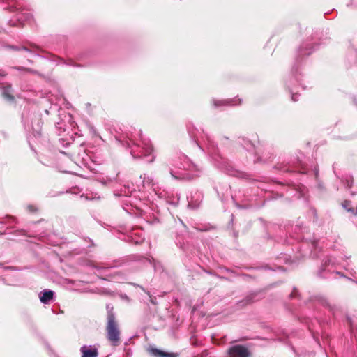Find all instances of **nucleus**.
<instances>
[{"mask_svg": "<svg viewBox=\"0 0 357 357\" xmlns=\"http://www.w3.org/2000/svg\"><path fill=\"white\" fill-rule=\"evenodd\" d=\"M109 308V305H107V317L105 326L106 337L112 346L116 347L121 343V330L113 312L112 307Z\"/></svg>", "mask_w": 357, "mask_h": 357, "instance_id": "1", "label": "nucleus"}, {"mask_svg": "<svg viewBox=\"0 0 357 357\" xmlns=\"http://www.w3.org/2000/svg\"><path fill=\"white\" fill-rule=\"evenodd\" d=\"M227 357H251L249 349L241 344L230 347L227 351Z\"/></svg>", "mask_w": 357, "mask_h": 357, "instance_id": "2", "label": "nucleus"}, {"mask_svg": "<svg viewBox=\"0 0 357 357\" xmlns=\"http://www.w3.org/2000/svg\"><path fill=\"white\" fill-rule=\"evenodd\" d=\"M149 352L155 357H178L177 354L165 352L155 348L150 349Z\"/></svg>", "mask_w": 357, "mask_h": 357, "instance_id": "3", "label": "nucleus"}, {"mask_svg": "<svg viewBox=\"0 0 357 357\" xmlns=\"http://www.w3.org/2000/svg\"><path fill=\"white\" fill-rule=\"evenodd\" d=\"M54 296V292L50 290H44L41 292L40 296V301L43 303H47L49 301H50Z\"/></svg>", "mask_w": 357, "mask_h": 357, "instance_id": "4", "label": "nucleus"}, {"mask_svg": "<svg viewBox=\"0 0 357 357\" xmlns=\"http://www.w3.org/2000/svg\"><path fill=\"white\" fill-rule=\"evenodd\" d=\"M82 353V357H97L98 351L96 349L87 348L86 347H82L81 348Z\"/></svg>", "mask_w": 357, "mask_h": 357, "instance_id": "5", "label": "nucleus"}, {"mask_svg": "<svg viewBox=\"0 0 357 357\" xmlns=\"http://www.w3.org/2000/svg\"><path fill=\"white\" fill-rule=\"evenodd\" d=\"M10 89H11V86L6 88L3 90V91L2 92V97L9 102H14L15 97L13 95L11 94L10 91Z\"/></svg>", "mask_w": 357, "mask_h": 357, "instance_id": "6", "label": "nucleus"}, {"mask_svg": "<svg viewBox=\"0 0 357 357\" xmlns=\"http://www.w3.org/2000/svg\"><path fill=\"white\" fill-rule=\"evenodd\" d=\"M342 206L344 207V209H346L347 211L349 212H351L352 214L354 215H357V208H356V210L351 207V203L350 201H348V200H345L343 203H342Z\"/></svg>", "mask_w": 357, "mask_h": 357, "instance_id": "7", "label": "nucleus"}, {"mask_svg": "<svg viewBox=\"0 0 357 357\" xmlns=\"http://www.w3.org/2000/svg\"><path fill=\"white\" fill-rule=\"evenodd\" d=\"M3 1L6 2L9 6L8 8L6 9H8L10 11H13L15 9H17L16 2L15 0H3Z\"/></svg>", "mask_w": 357, "mask_h": 357, "instance_id": "8", "label": "nucleus"}, {"mask_svg": "<svg viewBox=\"0 0 357 357\" xmlns=\"http://www.w3.org/2000/svg\"><path fill=\"white\" fill-rule=\"evenodd\" d=\"M27 209L29 212L33 213H36L38 211V208L33 205H29L27 206Z\"/></svg>", "mask_w": 357, "mask_h": 357, "instance_id": "9", "label": "nucleus"}, {"mask_svg": "<svg viewBox=\"0 0 357 357\" xmlns=\"http://www.w3.org/2000/svg\"><path fill=\"white\" fill-rule=\"evenodd\" d=\"M16 68L17 70H24V71H26V72H30V73H33L34 71L30 68H24V67H16Z\"/></svg>", "mask_w": 357, "mask_h": 357, "instance_id": "10", "label": "nucleus"}, {"mask_svg": "<svg viewBox=\"0 0 357 357\" xmlns=\"http://www.w3.org/2000/svg\"><path fill=\"white\" fill-rule=\"evenodd\" d=\"M222 104H224V102H221V103H220V104H218V103H216V102H215V105H222Z\"/></svg>", "mask_w": 357, "mask_h": 357, "instance_id": "11", "label": "nucleus"}, {"mask_svg": "<svg viewBox=\"0 0 357 357\" xmlns=\"http://www.w3.org/2000/svg\"><path fill=\"white\" fill-rule=\"evenodd\" d=\"M247 303H251V300L250 299H247Z\"/></svg>", "mask_w": 357, "mask_h": 357, "instance_id": "12", "label": "nucleus"}, {"mask_svg": "<svg viewBox=\"0 0 357 357\" xmlns=\"http://www.w3.org/2000/svg\"><path fill=\"white\" fill-rule=\"evenodd\" d=\"M22 49L24 50H27V48L25 47H23Z\"/></svg>", "mask_w": 357, "mask_h": 357, "instance_id": "13", "label": "nucleus"}]
</instances>
